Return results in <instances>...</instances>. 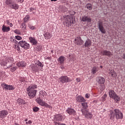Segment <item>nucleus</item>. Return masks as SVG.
Instances as JSON below:
<instances>
[{
  "label": "nucleus",
  "mask_w": 125,
  "mask_h": 125,
  "mask_svg": "<svg viewBox=\"0 0 125 125\" xmlns=\"http://www.w3.org/2000/svg\"><path fill=\"white\" fill-rule=\"evenodd\" d=\"M109 118L110 120H114L116 119V120H122L124 118V114L123 112L120 110L119 109H115L113 110L110 111Z\"/></svg>",
  "instance_id": "obj_1"
},
{
  "label": "nucleus",
  "mask_w": 125,
  "mask_h": 125,
  "mask_svg": "<svg viewBox=\"0 0 125 125\" xmlns=\"http://www.w3.org/2000/svg\"><path fill=\"white\" fill-rule=\"evenodd\" d=\"M36 88H37L36 84H31L26 88L27 94L30 99H33L37 96L38 90H36Z\"/></svg>",
  "instance_id": "obj_2"
},
{
  "label": "nucleus",
  "mask_w": 125,
  "mask_h": 125,
  "mask_svg": "<svg viewBox=\"0 0 125 125\" xmlns=\"http://www.w3.org/2000/svg\"><path fill=\"white\" fill-rule=\"evenodd\" d=\"M5 4L14 10L19 9V5L15 2H13L12 0H5Z\"/></svg>",
  "instance_id": "obj_3"
},
{
  "label": "nucleus",
  "mask_w": 125,
  "mask_h": 125,
  "mask_svg": "<svg viewBox=\"0 0 125 125\" xmlns=\"http://www.w3.org/2000/svg\"><path fill=\"white\" fill-rule=\"evenodd\" d=\"M42 96H39V98H37L36 100V102L39 104L42 107H46V108H49V109H52V106L49 105L47 103L42 100Z\"/></svg>",
  "instance_id": "obj_4"
},
{
  "label": "nucleus",
  "mask_w": 125,
  "mask_h": 125,
  "mask_svg": "<svg viewBox=\"0 0 125 125\" xmlns=\"http://www.w3.org/2000/svg\"><path fill=\"white\" fill-rule=\"evenodd\" d=\"M108 94L110 98L114 99V100H115L116 102H118V101H120V100H121V98L119 97L118 95H117V93H116V92H115L114 90L109 89Z\"/></svg>",
  "instance_id": "obj_5"
},
{
  "label": "nucleus",
  "mask_w": 125,
  "mask_h": 125,
  "mask_svg": "<svg viewBox=\"0 0 125 125\" xmlns=\"http://www.w3.org/2000/svg\"><path fill=\"white\" fill-rule=\"evenodd\" d=\"M18 44L19 45H20V46H21L22 48H24V49L27 50L30 48V44L25 41H20Z\"/></svg>",
  "instance_id": "obj_6"
},
{
  "label": "nucleus",
  "mask_w": 125,
  "mask_h": 125,
  "mask_svg": "<svg viewBox=\"0 0 125 125\" xmlns=\"http://www.w3.org/2000/svg\"><path fill=\"white\" fill-rule=\"evenodd\" d=\"M1 87L3 88L4 90H14V86L12 85H8L5 83H2L1 84Z\"/></svg>",
  "instance_id": "obj_7"
},
{
  "label": "nucleus",
  "mask_w": 125,
  "mask_h": 125,
  "mask_svg": "<svg viewBox=\"0 0 125 125\" xmlns=\"http://www.w3.org/2000/svg\"><path fill=\"white\" fill-rule=\"evenodd\" d=\"M60 82H61L62 83H70L72 82V79H70L66 75H63L60 78Z\"/></svg>",
  "instance_id": "obj_8"
},
{
  "label": "nucleus",
  "mask_w": 125,
  "mask_h": 125,
  "mask_svg": "<svg viewBox=\"0 0 125 125\" xmlns=\"http://www.w3.org/2000/svg\"><path fill=\"white\" fill-rule=\"evenodd\" d=\"M81 111L83 116H85L86 119H92V114L91 113L89 112L87 110L81 109Z\"/></svg>",
  "instance_id": "obj_9"
},
{
  "label": "nucleus",
  "mask_w": 125,
  "mask_h": 125,
  "mask_svg": "<svg viewBox=\"0 0 125 125\" xmlns=\"http://www.w3.org/2000/svg\"><path fill=\"white\" fill-rule=\"evenodd\" d=\"M98 26V29L102 34H106V29L104 28V25L102 21H99Z\"/></svg>",
  "instance_id": "obj_10"
},
{
  "label": "nucleus",
  "mask_w": 125,
  "mask_h": 125,
  "mask_svg": "<svg viewBox=\"0 0 125 125\" xmlns=\"http://www.w3.org/2000/svg\"><path fill=\"white\" fill-rule=\"evenodd\" d=\"M8 111L6 110H2L0 111V119H1L2 120L3 119H5L6 117H7L8 115Z\"/></svg>",
  "instance_id": "obj_11"
},
{
  "label": "nucleus",
  "mask_w": 125,
  "mask_h": 125,
  "mask_svg": "<svg viewBox=\"0 0 125 125\" xmlns=\"http://www.w3.org/2000/svg\"><path fill=\"white\" fill-rule=\"evenodd\" d=\"M76 21H75V19L73 18H70L67 20L65 21L66 27H70V26H72V24H75Z\"/></svg>",
  "instance_id": "obj_12"
},
{
  "label": "nucleus",
  "mask_w": 125,
  "mask_h": 125,
  "mask_svg": "<svg viewBox=\"0 0 125 125\" xmlns=\"http://www.w3.org/2000/svg\"><path fill=\"white\" fill-rule=\"evenodd\" d=\"M65 112L68 115H72L73 116H75L77 112L76 110L74 108H72L71 107H68L67 109L66 110Z\"/></svg>",
  "instance_id": "obj_13"
},
{
  "label": "nucleus",
  "mask_w": 125,
  "mask_h": 125,
  "mask_svg": "<svg viewBox=\"0 0 125 125\" xmlns=\"http://www.w3.org/2000/svg\"><path fill=\"white\" fill-rule=\"evenodd\" d=\"M101 53L103 56H108V57L113 55L110 51L107 50H103V51H101Z\"/></svg>",
  "instance_id": "obj_14"
},
{
  "label": "nucleus",
  "mask_w": 125,
  "mask_h": 125,
  "mask_svg": "<svg viewBox=\"0 0 125 125\" xmlns=\"http://www.w3.org/2000/svg\"><path fill=\"white\" fill-rule=\"evenodd\" d=\"M75 43L77 45H82L83 44V40H82V37H77L75 39Z\"/></svg>",
  "instance_id": "obj_15"
},
{
  "label": "nucleus",
  "mask_w": 125,
  "mask_h": 125,
  "mask_svg": "<svg viewBox=\"0 0 125 125\" xmlns=\"http://www.w3.org/2000/svg\"><path fill=\"white\" fill-rule=\"evenodd\" d=\"M81 21L82 22H87V23H90V22H91V18L87 16L84 15V16L82 17Z\"/></svg>",
  "instance_id": "obj_16"
},
{
  "label": "nucleus",
  "mask_w": 125,
  "mask_h": 125,
  "mask_svg": "<svg viewBox=\"0 0 125 125\" xmlns=\"http://www.w3.org/2000/svg\"><path fill=\"white\" fill-rule=\"evenodd\" d=\"M63 119V116L61 114H57L54 116V120L56 122H61Z\"/></svg>",
  "instance_id": "obj_17"
},
{
  "label": "nucleus",
  "mask_w": 125,
  "mask_h": 125,
  "mask_svg": "<svg viewBox=\"0 0 125 125\" xmlns=\"http://www.w3.org/2000/svg\"><path fill=\"white\" fill-rule=\"evenodd\" d=\"M29 42L32 43V45H37L38 41L34 37H30L29 38Z\"/></svg>",
  "instance_id": "obj_18"
},
{
  "label": "nucleus",
  "mask_w": 125,
  "mask_h": 125,
  "mask_svg": "<svg viewBox=\"0 0 125 125\" xmlns=\"http://www.w3.org/2000/svg\"><path fill=\"white\" fill-rule=\"evenodd\" d=\"M76 101L79 103H83V102H86V100L82 96H78L76 98Z\"/></svg>",
  "instance_id": "obj_19"
},
{
  "label": "nucleus",
  "mask_w": 125,
  "mask_h": 125,
  "mask_svg": "<svg viewBox=\"0 0 125 125\" xmlns=\"http://www.w3.org/2000/svg\"><path fill=\"white\" fill-rule=\"evenodd\" d=\"M97 82L100 84H103L105 83V79L103 77H99L96 79Z\"/></svg>",
  "instance_id": "obj_20"
},
{
  "label": "nucleus",
  "mask_w": 125,
  "mask_h": 125,
  "mask_svg": "<svg viewBox=\"0 0 125 125\" xmlns=\"http://www.w3.org/2000/svg\"><path fill=\"white\" fill-rule=\"evenodd\" d=\"M57 60L59 64H64V62L65 61V60H66V58H65L64 56H62L58 58Z\"/></svg>",
  "instance_id": "obj_21"
},
{
  "label": "nucleus",
  "mask_w": 125,
  "mask_h": 125,
  "mask_svg": "<svg viewBox=\"0 0 125 125\" xmlns=\"http://www.w3.org/2000/svg\"><path fill=\"white\" fill-rule=\"evenodd\" d=\"M17 102L19 105H22V104H23V105H27V102H25V100L20 98H19L17 99Z\"/></svg>",
  "instance_id": "obj_22"
},
{
  "label": "nucleus",
  "mask_w": 125,
  "mask_h": 125,
  "mask_svg": "<svg viewBox=\"0 0 125 125\" xmlns=\"http://www.w3.org/2000/svg\"><path fill=\"white\" fill-rule=\"evenodd\" d=\"M92 44V42H91V40L90 39H87L85 41L84 45L85 47H90V46H91Z\"/></svg>",
  "instance_id": "obj_23"
},
{
  "label": "nucleus",
  "mask_w": 125,
  "mask_h": 125,
  "mask_svg": "<svg viewBox=\"0 0 125 125\" xmlns=\"http://www.w3.org/2000/svg\"><path fill=\"white\" fill-rule=\"evenodd\" d=\"M2 31L3 33H7L10 31V27L9 26H5L4 25L2 26Z\"/></svg>",
  "instance_id": "obj_24"
},
{
  "label": "nucleus",
  "mask_w": 125,
  "mask_h": 125,
  "mask_svg": "<svg viewBox=\"0 0 125 125\" xmlns=\"http://www.w3.org/2000/svg\"><path fill=\"white\" fill-rule=\"evenodd\" d=\"M17 66L20 68H23V67H26V62L24 61H22L17 63Z\"/></svg>",
  "instance_id": "obj_25"
},
{
  "label": "nucleus",
  "mask_w": 125,
  "mask_h": 125,
  "mask_svg": "<svg viewBox=\"0 0 125 125\" xmlns=\"http://www.w3.org/2000/svg\"><path fill=\"white\" fill-rule=\"evenodd\" d=\"M81 105L83 108V110H86L88 108V104L86 102L82 103Z\"/></svg>",
  "instance_id": "obj_26"
},
{
  "label": "nucleus",
  "mask_w": 125,
  "mask_h": 125,
  "mask_svg": "<svg viewBox=\"0 0 125 125\" xmlns=\"http://www.w3.org/2000/svg\"><path fill=\"white\" fill-rule=\"evenodd\" d=\"M31 69L33 72H37V71H40V67L37 66V64H35L34 66H32Z\"/></svg>",
  "instance_id": "obj_27"
},
{
  "label": "nucleus",
  "mask_w": 125,
  "mask_h": 125,
  "mask_svg": "<svg viewBox=\"0 0 125 125\" xmlns=\"http://www.w3.org/2000/svg\"><path fill=\"white\" fill-rule=\"evenodd\" d=\"M109 74L112 78H116L117 77V73H116L114 70H111Z\"/></svg>",
  "instance_id": "obj_28"
},
{
  "label": "nucleus",
  "mask_w": 125,
  "mask_h": 125,
  "mask_svg": "<svg viewBox=\"0 0 125 125\" xmlns=\"http://www.w3.org/2000/svg\"><path fill=\"white\" fill-rule=\"evenodd\" d=\"M4 58L6 62H7V61L8 62H13V58L10 56L5 57Z\"/></svg>",
  "instance_id": "obj_29"
},
{
  "label": "nucleus",
  "mask_w": 125,
  "mask_h": 125,
  "mask_svg": "<svg viewBox=\"0 0 125 125\" xmlns=\"http://www.w3.org/2000/svg\"><path fill=\"white\" fill-rule=\"evenodd\" d=\"M0 64L1 66H3V67H4V66H6V64H7V62H6V61L4 58L3 60L0 61Z\"/></svg>",
  "instance_id": "obj_30"
},
{
  "label": "nucleus",
  "mask_w": 125,
  "mask_h": 125,
  "mask_svg": "<svg viewBox=\"0 0 125 125\" xmlns=\"http://www.w3.org/2000/svg\"><path fill=\"white\" fill-rule=\"evenodd\" d=\"M47 93L45 92V91L41 90L40 91L39 96H42L43 97H44V96H46Z\"/></svg>",
  "instance_id": "obj_31"
},
{
  "label": "nucleus",
  "mask_w": 125,
  "mask_h": 125,
  "mask_svg": "<svg viewBox=\"0 0 125 125\" xmlns=\"http://www.w3.org/2000/svg\"><path fill=\"white\" fill-rule=\"evenodd\" d=\"M86 7L88 10H92V4L91 3H88L86 5Z\"/></svg>",
  "instance_id": "obj_32"
},
{
  "label": "nucleus",
  "mask_w": 125,
  "mask_h": 125,
  "mask_svg": "<svg viewBox=\"0 0 125 125\" xmlns=\"http://www.w3.org/2000/svg\"><path fill=\"white\" fill-rule=\"evenodd\" d=\"M35 64H36V65H37L38 67H40L41 68H42V67H43V64L40 62V61H38L37 63H36Z\"/></svg>",
  "instance_id": "obj_33"
},
{
  "label": "nucleus",
  "mask_w": 125,
  "mask_h": 125,
  "mask_svg": "<svg viewBox=\"0 0 125 125\" xmlns=\"http://www.w3.org/2000/svg\"><path fill=\"white\" fill-rule=\"evenodd\" d=\"M69 59L70 60H74V59H75V55L72 53H70L69 54Z\"/></svg>",
  "instance_id": "obj_34"
},
{
  "label": "nucleus",
  "mask_w": 125,
  "mask_h": 125,
  "mask_svg": "<svg viewBox=\"0 0 125 125\" xmlns=\"http://www.w3.org/2000/svg\"><path fill=\"white\" fill-rule=\"evenodd\" d=\"M45 40H48V39H50V33L45 34L43 35Z\"/></svg>",
  "instance_id": "obj_35"
},
{
  "label": "nucleus",
  "mask_w": 125,
  "mask_h": 125,
  "mask_svg": "<svg viewBox=\"0 0 125 125\" xmlns=\"http://www.w3.org/2000/svg\"><path fill=\"white\" fill-rule=\"evenodd\" d=\"M33 111L34 112V113H37V112L40 111V108L37 106H34L33 107Z\"/></svg>",
  "instance_id": "obj_36"
},
{
  "label": "nucleus",
  "mask_w": 125,
  "mask_h": 125,
  "mask_svg": "<svg viewBox=\"0 0 125 125\" xmlns=\"http://www.w3.org/2000/svg\"><path fill=\"white\" fill-rule=\"evenodd\" d=\"M29 19H30V16L29 15L26 16L24 18V22H28V21L29 20Z\"/></svg>",
  "instance_id": "obj_37"
},
{
  "label": "nucleus",
  "mask_w": 125,
  "mask_h": 125,
  "mask_svg": "<svg viewBox=\"0 0 125 125\" xmlns=\"http://www.w3.org/2000/svg\"><path fill=\"white\" fill-rule=\"evenodd\" d=\"M10 70L12 73H14V72L16 71V70H17V66L13 67L11 68Z\"/></svg>",
  "instance_id": "obj_38"
},
{
  "label": "nucleus",
  "mask_w": 125,
  "mask_h": 125,
  "mask_svg": "<svg viewBox=\"0 0 125 125\" xmlns=\"http://www.w3.org/2000/svg\"><path fill=\"white\" fill-rule=\"evenodd\" d=\"M14 32L15 34H17V35H21V32H20V30L18 29H16L14 31Z\"/></svg>",
  "instance_id": "obj_39"
},
{
  "label": "nucleus",
  "mask_w": 125,
  "mask_h": 125,
  "mask_svg": "<svg viewBox=\"0 0 125 125\" xmlns=\"http://www.w3.org/2000/svg\"><path fill=\"white\" fill-rule=\"evenodd\" d=\"M20 81L22 83H26V78L24 77H20Z\"/></svg>",
  "instance_id": "obj_40"
},
{
  "label": "nucleus",
  "mask_w": 125,
  "mask_h": 125,
  "mask_svg": "<svg viewBox=\"0 0 125 125\" xmlns=\"http://www.w3.org/2000/svg\"><path fill=\"white\" fill-rule=\"evenodd\" d=\"M100 88L101 92L99 93L100 94H101L102 93V91L104 90V85H101L100 86Z\"/></svg>",
  "instance_id": "obj_41"
},
{
  "label": "nucleus",
  "mask_w": 125,
  "mask_h": 125,
  "mask_svg": "<svg viewBox=\"0 0 125 125\" xmlns=\"http://www.w3.org/2000/svg\"><path fill=\"white\" fill-rule=\"evenodd\" d=\"M92 71L93 72V74H96V72H97V68L94 66L92 69Z\"/></svg>",
  "instance_id": "obj_42"
},
{
  "label": "nucleus",
  "mask_w": 125,
  "mask_h": 125,
  "mask_svg": "<svg viewBox=\"0 0 125 125\" xmlns=\"http://www.w3.org/2000/svg\"><path fill=\"white\" fill-rule=\"evenodd\" d=\"M106 98H107V94H104L102 98L103 101H105L106 100Z\"/></svg>",
  "instance_id": "obj_43"
},
{
  "label": "nucleus",
  "mask_w": 125,
  "mask_h": 125,
  "mask_svg": "<svg viewBox=\"0 0 125 125\" xmlns=\"http://www.w3.org/2000/svg\"><path fill=\"white\" fill-rule=\"evenodd\" d=\"M0 76H1V77H4V76H5V72L0 71Z\"/></svg>",
  "instance_id": "obj_44"
},
{
  "label": "nucleus",
  "mask_w": 125,
  "mask_h": 125,
  "mask_svg": "<svg viewBox=\"0 0 125 125\" xmlns=\"http://www.w3.org/2000/svg\"><path fill=\"white\" fill-rule=\"evenodd\" d=\"M15 38L16 39V40H17L18 41H21V40H22V37L19 36H15Z\"/></svg>",
  "instance_id": "obj_45"
},
{
  "label": "nucleus",
  "mask_w": 125,
  "mask_h": 125,
  "mask_svg": "<svg viewBox=\"0 0 125 125\" xmlns=\"http://www.w3.org/2000/svg\"><path fill=\"white\" fill-rule=\"evenodd\" d=\"M28 27L29 28V29H30L31 30H35V26H33V25H31L30 24L28 25Z\"/></svg>",
  "instance_id": "obj_46"
},
{
  "label": "nucleus",
  "mask_w": 125,
  "mask_h": 125,
  "mask_svg": "<svg viewBox=\"0 0 125 125\" xmlns=\"http://www.w3.org/2000/svg\"><path fill=\"white\" fill-rule=\"evenodd\" d=\"M85 96L86 98H89V97H90V95L88 93H86Z\"/></svg>",
  "instance_id": "obj_47"
},
{
  "label": "nucleus",
  "mask_w": 125,
  "mask_h": 125,
  "mask_svg": "<svg viewBox=\"0 0 125 125\" xmlns=\"http://www.w3.org/2000/svg\"><path fill=\"white\" fill-rule=\"evenodd\" d=\"M54 123L55 125H61V124H60V123L57 122V121H54Z\"/></svg>",
  "instance_id": "obj_48"
},
{
  "label": "nucleus",
  "mask_w": 125,
  "mask_h": 125,
  "mask_svg": "<svg viewBox=\"0 0 125 125\" xmlns=\"http://www.w3.org/2000/svg\"><path fill=\"white\" fill-rule=\"evenodd\" d=\"M24 2V0H17V2H21V3H23Z\"/></svg>",
  "instance_id": "obj_49"
},
{
  "label": "nucleus",
  "mask_w": 125,
  "mask_h": 125,
  "mask_svg": "<svg viewBox=\"0 0 125 125\" xmlns=\"http://www.w3.org/2000/svg\"><path fill=\"white\" fill-rule=\"evenodd\" d=\"M29 9H30L29 10L30 12H32L35 10V8L31 7L29 8Z\"/></svg>",
  "instance_id": "obj_50"
},
{
  "label": "nucleus",
  "mask_w": 125,
  "mask_h": 125,
  "mask_svg": "<svg viewBox=\"0 0 125 125\" xmlns=\"http://www.w3.org/2000/svg\"><path fill=\"white\" fill-rule=\"evenodd\" d=\"M32 121L29 120V121H28V122H26V124L28 125V124L29 125H31V124H32Z\"/></svg>",
  "instance_id": "obj_51"
},
{
  "label": "nucleus",
  "mask_w": 125,
  "mask_h": 125,
  "mask_svg": "<svg viewBox=\"0 0 125 125\" xmlns=\"http://www.w3.org/2000/svg\"><path fill=\"white\" fill-rule=\"evenodd\" d=\"M6 24H7V25H9V23H10V21H9V20H7L6 21Z\"/></svg>",
  "instance_id": "obj_52"
},
{
  "label": "nucleus",
  "mask_w": 125,
  "mask_h": 125,
  "mask_svg": "<svg viewBox=\"0 0 125 125\" xmlns=\"http://www.w3.org/2000/svg\"><path fill=\"white\" fill-rule=\"evenodd\" d=\"M61 65V69H64L65 67H64V64H60Z\"/></svg>",
  "instance_id": "obj_53"
},
{
  "label": "nucleus",
  "mask_w": 125,
  "mask_h": 125,
  "mask_svg": "<svg viewBox=\"0 0 125 125\" xmlns=\"http://www.w3.org/2000/svg\"><path fill=\"white\" fill-rule=\"evenodd\" d=\"M21 26H22V27L25 26H26V23H25V22H22V23H21Z\"/></svg>",
  "instance_id": "obj_54"
},
{
  "label": "nucleus",
  "mask_w": 125,
  "mask_h": 125,
  "mask_svg": "<svg viewBox=\"0 0 125 125\" xmlns=\"http://www.w3.org/2000/svg\"><path fill=\"white\" fill-rule=\"evenodd\" d=\"M76 81L78 83H80V82H81V79L80 78H77L76 79Z\"/></svg>",
  "instance_id": "obj_55"
},
{
  "label": "nucleus",
  "mask_w": 125,
  "mask_h": 125,
  "mask_svg": "<svg viewBox=\"0 0 125 125\" xmlns=\"http://www.w3.org/2000/svg\"><path fill=\"white\" fill-rule=\"evenodd\" d=\"M46 59H48V60H51V57H47Z\"/></svg>",
  "instance_id": "obj_56"
},
{
  "label": "nucleus",
  "mask_w": 125,
  "mask_h": 125,
  "mask_svg": "<svg viewBox=\"0 0 125 125\" xmlns=\"http://www.w3.org/2000/svg\"><path fill=\"white\" fill-rule=\"evenodd\" d=\"M123 59L125 60V53H123Z\"/></svg>",
  "instance_id": "obj_57"
},
{
  "label": "nucleus",
  "mask_w": 125,
  "mask_h": 125,
  "mask_svg": "<svg viewBox=\"0 0 125 125\" xmlns=\"http://www.w3.org/2000/svg\"><path fill=\"white\" fill-rule=\"evenodd\" d=\"M17 50L18 51H20L21 49H20V47H19V46H17Z\"/></svg>",
  "instance_id": "obj_58"
},
{
  "label": "nucleus",
  "mask_w": 125,
  "mask_h": 125,
  "mask_svg": "<svg viewBox=\"0 0 125 125\" xmlns=\"http://www.w3.org/2000/svg\"><path fill=\"white\" fill-rule=\"evenodd\" d=\"M9 26H10V27H12V26H13V24L12 23H9V24H8Z\"/></svg>",
  "instance_id": "obj_59"
},
{
  "label": "nucleus",
  "mask_w": 125,
  "mask_h": 125,
  "mask_svg": "<svg viewBox=\"0 0 125 125\" xmlns=\"http://www.w3.org/2000/svg\"><path fill=\"white\" fill-rule=\"evenodd\" d=\"M21 28H22V30H26V26H22Z\"/></svg>",
  "instance_id": "obj_60"
},
{
  "label": "nucleus",
  "mask_w": 125,
  "mask_h": 125,
  "mask_svg": "<svg viewBox=\"0 0 125 125\" xmlns=\"http://www.w3.org/2000/svg\"><path fill=\"white\" fill-rule=\"evenodd\" d=\"M51 1H57L58 0H50Z\"/></svg>",
  "instance_id": "obj_61"
},
{
  "label": "nucleus",
  "mask_w": 125,
  "mask_h": 125,
  "mask_svg": "<svg viewBox=\"0 0 125 125\" xmlns=\"http://www.w3.org/2000/svg\"><path fill=\"white\" fill-rule=\"evenodd\" d=\"M28 121V119H26L25 120V122H27Z\"/></svg>",
  "instance_id": "obj_62"
},
{
  "label": "nucleus",
  "mask_w": 125,
  "mask_h": 125,
  "mask_svg": "<svg viewBox=\"0 0 125 125\" xmlns=\"http://www.w3.org/2000/svg\"><path fill=\"white\" fill-rule=\"evenodd\" d=\"M100 67V68H101V69H102V68H103V66L102 65H101Z\"/></svg>",
  "instance_id": "obj_63"
},
{
  "label": "nucleus",
  "mask_w": 125,
  "mask_h": 125,
  "mask_svg": "<svg viewBox=\"0 0 125 125\" xmlns=\"http://www.w3.org/2000/svg\"><path fill=\"white\" fill-rule=\"evenodd\" d=\"M11 67H12V65H9L8 68H11Z\"/></svg>",
  "instance_id": "obj_64"
}]
</instances>
